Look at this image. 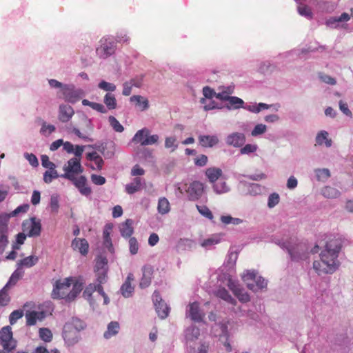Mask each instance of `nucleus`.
<instances>
[{
  "label": "nucleus",
  "instance_id": "f257e3e1",
  "mask_svg": "<svg viewBox=\"0 0 353 353\" xmlns=\"http://www.w3.org/2000/svg\"><path fill=\"white\" fill-rule=\"evenodd\" d=\"M342 247L340 239H333L326 243L325 248L320 254V260L314 261L313 268L319 274H332L339 265L337 259Z\"/></svg>",
  "mask_w": 353,
  "mask_h": 353
},
{
  "label": "nucleus",
  "instance_id": "f03ea898",
  "mask_svg": "<svg viewBox=\"0 0 353 353\" xmlns=\"http://www.w3.org/2000/svg\"><path fill=\"white\" fill-rule=\"evenodd\" d=\"M85 327L86 324L78 318H72L66 322L62 333L65 343L69 346L76 344L80 339V332L83 330Z\"/></svg>",
  "mask_w": 353,
  "mask_h": 353
},
{
  "label": "nucleus",
  "instance_id": "7ed1b4c3",
  "mask_svg": "<svg viewBox=\"0 0 353 353\" xmlns=\"http://www.w3.org/2000/svg\"><path fill=\"white\" fill-rule=\"evenodd\" d=\"M72 281L71 278H65L63 281H57L52 292V298L64 299L68 301L69 291Z\"/></svg>",
  "mask_w": 353,
  "mask_h": 353
},
{
  "label": "nucleus",
  "instance_id": "20e7f679",
  "mask_svg": "<svg viewBox=\"0 0 353 353\" xmlns=\"http://www.w3.org/2000/svg\"><path fill=\"white\" fill-rule=\"evenodd\" d=\"M22 230L29 237H37L41 232V220L36 217L26 219L22 223Z\"/></svg>",
  "mask_w": 353,
  "mask_h": 353
},
{
  "label": "nucleus",
  "instance_id": "39448f33",
  "mask_svg": "<svg viewBox=\"0 0 353 353\" xmlns=\"http://www.w3.org/2000/svg\"><path fill=\"white\" fill-rule=\"evenodd\" d=\"M64 173L61 174V177L67 179H73L75 175L81 174L83 168L81 166L79 159L72 158L69 159L67 163L63 166Z\"/></svg>",
  "mask_w": 353,
  "mask_h": 353
},
{
  "label": "nucleus",
  "instance_id": "423d86ee",
  "mask_svg": "<svg viewBox=\"0 0 353 353\" xmlns=\"http://www.w3.org/2000/svg\"><path fill=\"white\" fill-rule=\"evenodd\" d=\"M0 345L10 352L14 350L17 345V341L13 338V334L10 326L3 327L0 330Z\"/></svg>",
  "mask_w": 353,
  "mask_h": 353
},
{
  "label": "nucleus",
  "instance_id": "0eeeda50",
  "mask_svg": "<svg viewBox=\"0 0 353 353\" xmlns=\"http://www.w3.org/2000/svg\"><path fill=\"white\" fill-rule=\"evenodd\" d=\"M100 46L97 48V54L103 59L113 54L116 50V42L110 38H103L100 41Z\"/></svg>",
  "mask_w": 353,
  "mask_h": 353
},
{
  "label": "nucleus",
  "instance_id": "6e6552de",
  "mask_svg": "<svg viewBox=\"0 0 353 353\" xmlns=\"http://www.w3.org/2000/svg\"><path fill=\"white\" fill-rule=\"evenodd\" d=\"M83 93L81 89H76L74 85H64L61 92V97L65 101L74 103L81 99Z\"/></svg>",
  "mask_w": 353,
  "mask_h": 353
},
{
  "label": "nucleus",
  "instance_id": "1a4fd4ad",
  "mask_svg": "<svg viewBox=\"0 0 353 353\" xmlns=\"http://www.w3.org/2000/svg\"><path fill=\"white\" fill-rule=\"evenodd\" d=\"M186 316L190 317L192 321L199 323L203 320L205 313L200 309L199 303L195 301L188 305Z\"/></svg>",
  "mask_w": 353,
  "mask_h": 353
},
{
  "label": "nucleus",
  "instance_id": "9d476101",
  "mask_svg": "<svg viewBox=\"0 0 353 353\" xmlns=\"http://www.w3.org/2000/svg\"><path fill=\"white\" fill-rule=\"evenodd\" d=\"M203 184L199 181H193L186 190L190 200H198L203 193Z\"/></svg>",
  "mask_w": 353,
  "mask_h": 353
},
{
  "label": "nucleus",
  "instance_id": "9b49d317",
  "mask_svg": "<svg viewBox=\"0 0 353 353\" xmlns=\"http://www.w3.org/2000/svg\"><path fill=\"white\" fill-rule=\"evenodd\" d=\"M69 180L73 183L81 194L88 196L91 194L92 190L87 185V179L85 176L82 175L79 177L74 176L73 179Z\"/></svg>",
  "mask_w": 353,
  "mask_h": 353
},
{
  "label": "nucleus",
  "instance_id": "f8f14e48",
  "mask_svg": "<svg viewBox=\"0 0 353 353\" xmlns=\"http://www.w3.org/2000/svg\"><path fill=\"white\" fill-rule=\"evenodd\" d=\"M71 247L81 255L86 256L89 251V243L85 239L75 238L72 241Z\"/></svg>",
  "mask_w": 353,
  "mask_h": 353
},
{
  "label": "nucleus",
  "instance_id": "ddd939ff",
  "mask_svg": "<svg viewBox=\"0 0 353 353\" xmlns=\"http://www.w3.org/2000/svg\"><path fill=\"white\" fill-rule=\"evenodd\" d=\"M134 281V275L132 273H129L125 282L122 284L120 291L121 294L125 298H128L132 296L134 290V286L132 285V282Z\"/></svg>",
  "mask_w": 353,
  "mask_h": 353
},
{
  "label": "nucleus",
  "instance_id": "4468645a",
  "mask_svg": "<svg viewBox=\"0 0 353 353\" xmlns=\"http://www.w3.org/2000/svg\"><path fill=\"white\" fill-rule=\"evenodd\" d=\"M245 141V137L243 133L234 132L226 138V143L236 148L242 146Z\"/></svg>",
  "mask_w": 353,
  "mask_h": 353
},
{
  "label": "nucleus",
  "instance_id": "2eb2a0df",
  "mask_svg": "<svg viewBox=\"0 0 353 353\" xmlns=\"http://www.w3.org/2000/svg\"><path fill=\"white\" fill-rule=\"evenodd\" d=\"M74 114L73 108L69 105L62 104L59 109V119L61 122H68Z\"/></svg>",
  "mask_w": 353,
  "mask_h": 353
},
{
  "label": "nucleus",
  "instance_id": "dca6fc26",
  "mask_svg": "<svg viewBox=\"0 0 353 353\" xmlns=\"http://www.w3.org/2000/svg\"><path fill=\"white\" fill-rule=\"evenodd\" d=\"M43 312L30 311L26 314V325L28 326L34 325L37 321H42L45 319Z\"/></svg>",
  "mask_w": 353,
  "mask_h": 353
},
{
  "label": "nucleus",
  "instance_id": "f3484780",
  "mask_svg": "<svg viewBox=\"0 0 353 353\" xmlns=\"http://www.w3.org/2000/svg\"><path fill=\"white\" fill-rule=\"evenodd\" d=\"M288 251L292 260L298 261L305 257L304 245L299 244L296 247L288 248Z\"/></svg>",
  "mask_w": 353,
  "mask_h": 353
},
{
  "label": "nucleus",
  "instance_id": "a211bd4d",
  "mask_svg": "<svg viewBox=\"0 0 353 353\" xmlns=\"http://www.w3.org/2000/svg\"><path fill=\"white\" fill-rule=\"evenodd\" d=\"M199 141L203 148H212L218 144L219 140L216 135H200Z\"/></svg>",
  "mask_w": 353,
  "mask_h": 353
},
{
  "label": "nucleus",
  "instance_id": "6ab92c4d",
  "mask_svg": "<svg viewBox=\"0 0 353 353\" xmlns=\"http://www.w3.org/2000/svg\"><path fill=\"white\" fill-rule=\"evenodd\" d=\"M125 192L129 194H132L142 189V179L139 177H135L132 182L125 185Z\"/></svg>",
  "mask_w": 353,
  "mask_h": 353
},
{
  "label": "nucleus",
  "instance_id": "aec40b11",
  "mask_svg": "<svg viewBox=\"0 0 353 353\" xmlns=\"http://www.w3.org/2000/svg\"><path fill=\"white\" fill-rule=\"evenodd\" d=\"M83 121L88 129L87 130L85 131V133H82L78 128H74L72 131L78 137H79L83 140H85V141L90 140L88 138V136L87 135V134L92 132L93 130L91 121L88 119L87 118H84L83 119Z\"/></svg>",
  "mask_w": 353,
  "mask_h": 353
},
{
  "label": "nucleus",
  "instance_id": "412c9836",
  "mask_svg": "<svg viewBox=\"0 0 353 353\" xmlns=\"http://www.w3.org/2000/svg\"><path fill=\"white\" fill-rule=\"evenodd\" d=\"M133 221L131 219H127L125 222L121 224L119 229L121 234L123 237H130L134 232L132 227Z\"/></svg>",
  "mask_w": 353,
  "mask_h": 353
},
{
  "label": "nucleus",
  "instance_id": "4be33fe9",
  "mask_svg": "<svg viewBox=\"0 0 353 353\" xmlns=\"http://www.w3.org/2000/svg\"><path fill=\"white\" fill-rule=\"evenodd\" d=\"M222 174V170L219 168H209L205 170V175L210 183H215Z\"/></svg>",
  "mask_w": 353,
  "mask_h": 353
},
{
  "label": "nucleus",
  "instance_id": "5701e85b",
  "mask_svg": "<svg viewBox=\"0 0 353 353\" xmlns=\"http://www.w3.org/2000/svg\"><path fill=\"white\" fill-rule=\"evenodd\" d=\"M316 143L319 145H325L327 148L332 145V139L328 138V132L325 130L320 131L315 139Z\"/></svg>",
  "mask_w": 353,
  "mask_h": 353
},
{
  "label": "nucleus",
  "instance_id": "b1692460",
  "mask_svg": "<svg viewBox=\"0 0 353 353\" xmlns=\"http://www.w3.org/2000/svg\"><path fill=\"white\" fill-rule=\"evenodd\" d=\"M350 16L349 15V14H347L346 12H343L339 17H332L329 18L326 21V25L331 28H336L337 23L347 21L350 20Z\"/></svg>",
  "mask_w": 353,
  "mask_h": 353
},
{
  "label": "nucleus",
  "instance_id": "393cba45",
  "mask_svg": "<svg viewBox=\"0 0 353 353\" xmlns=\"http://www.w3.org/2000/svg\"><path fill=\"white\" fill-rule=\"evenodd\" d=\"M256 275L257 274L254 271L248 270L242 276L243 281L247 283L248 288L252 291H255L256 289L254 283L251 282H254L256 279Z\"/></svg>",
  "mask_w": 353,
  "mask_h": 353
},
{
  "label": "nucleus",
  "instance_id": "a878e982",
  "mask_svg": "<svg viewBox=\"0 0 353 353\" xmlns=\"http://www.w3.org/2000/svg\"><path fill=\"white\" fill-rule=\"evenodd\" d=\"M130 100L131 102H134L141 111H144L149 108L148 100L141 95H133L130 97Z\"/></svg>",
  "mask_w": 353,
  "mask_h": 353
},
{
  "label": "nucleus",
  "instance_id": "bb28decb",
  "mask_svg": "<svg viewBox=\"0 0 353 353\" xmlns=\"http://www.w3.org/2000/svg\"><path fill=\"white\" fill-rule=\"evenodd\" d=\"M152 269L144 267L143 268V276L141 279L139 285L141 288L148 287L151 283Z\"/></svg>",
  "mask_w": 353,
  "mask_h": 353
},
{
  "label": "nucleus",
  "instance_id": "cd10ccee",
  "mask_svg": "<svg viewBox=\"0 0 353 353\" xmlns=\"http://www.w3.org/2000/svg\"><path fill=\"white\" fill-rule=\"evenodd\" d=\"M39 261V258L38 256H34V255H31V256H27L21 260H20L19 262H18V265H19V268H22V267H25V268H31L32 266H34V265H36L37 263Z\"/></svg>",
  "mask_w": 353,
  "mask_h": 353
},
{
  "label": "nucleus",
  "instance_id": "c85d7f7f",
  "mask_svg": "<svg viewBox=\"0 0 353 353\" xmlns=\"http://www.w3.org/2000/svg\"><path fill=\"white\" fill-rule=\"evenodd\" d=\"M119 327H120L118 322H110L108 325L107 330L104 332L103 336L107 339L111 338L119 332Z\"/></svg>",
  "mask_w": 353,
  "mask_h": 353
},
{
  "label": "nucleus",
  "instance_id": "c756f323",
  "mask_svg": "<svg viewBox=\"0 0 353 353\" xmlns=\"http://www.w3.org/2000/svg\"><path fill=\"white\" fill-rule=\"evenodd\" d=\"M83 283L81 281H76L73 283L72 289L69 291L68 301H73L77 295L82 291Z\"/></svg>",
  "mask_w": 353,
  "mask_h": 353
},
{
  "label": "nucleus",
  "instance_id": "7c9ffc66",
  "mask_svg": "<svg viewBox=\"0 0 353 353\" xmlns=\"http://www.w3.org/2000/svg\"><path fill=\"white\" fill-rule=\"evenodd\" d=\"M157 210L161 214H165L170 212V205L165 197H161L159 199Z\"/></svg>",
  "mask_w": 353,
  "mask_h": 353
},
{
  "label": "nucleus",
  "instance_id": "2f4dec72",
  "mask_svg": "<svg viewBox=\"0 0 353 353\" xmlns=\"http://www.w3.org/2000/svg\"><path fill=\"white\" fill-rule=\"evenodd\" d=\"M321 194L326 198L335 199L339 196L340 192L334 188L325 186L321 190Z\"/></svg>",
  "mask_w": 353,
  "mask_h": 353
},
{
  "label": "nucleus",
  "instance_id": "473e14b6",
  "mask_svg": "<svg viewBox=\"0 0 353 353\" xmlns=\"http://www.w3.org/2000/svg\"><path fill=\"white\" fill-rule=\"evenodd\" d=\"M87 159L90 161H94L97 165V168L99 170H101L102 169L104 161L101 157L99 155L97 152L88 153Z\"/></svg>",
  "mask_w": 353,
  "mask_h": 353
},
{
  "label": "nucleus",
  "instance_id": "72a5a7b5",
  "mask_svg": "<svg viewBox=\"0 0 353 353\" xmlns=\"http://www.w3.org/2000/svg\"><path fill=\"white\" fill-rule=\"evenodd\" d=\"M216 296L219 298H221V299L232 303L233 305L236 304V301L234 299L232 296L229 294L227 290L225 288H219L216 292Z\"/></svg>",
  "mask_w": 353,
  "mask_h": 353
},
{
  "label": "nucleus",
  "instance_id": "f704fd0d",
  "mask_svg": "<svg viewBox=\"0 0 353 353\" xmlns=\"http://www.w3.org/2000/svg\"><path fill=\"white\" fill-rule=\"evenodd\" d=\"M96 284L90 283L87 285L83 292V296L84 299H87L90 304L94 303V301L92 298V294L96 291Z\"/></svg>",
  "mask_w": 353,
  "mask_h": 353
},
{
  "label": "nucleus",
  "instance_id": "c9c22d12",
  "mask_svg": "<svg viewBox=\"0 0 353 353\" xmlns=\"http://www.w3.org/2000/svg\"><path fill=\"white\" fill-rule=\"evenodd\" d=\"M103 102L108 110H114L117 108V100L114 95L112 93L108 92L104 96Z\"/></svg>",
  "mask_w": 353,
  "mask_h": 353
},
{
  "label": "nucleus",
  "instance_id": "e433bc0d",
  "mask_svg": "<svg viewBox=\"0 0 353 353\" xmlns=\"http://www.w3.org/2000/svg\"><path fill=\"white\" fill-rule=\"evenodd\" d=\"M150 133V130L146 128H142L141 130H138L132 138V141L136 143H140L141 145V142L145 140V137Z\"/></svg>",
  "mask_w": 353,
  "mask_h": 353
},
{
  "label": "nucleus",
  "instance_id": "4c0bfd02",
  "mask_svg": "<svg viewBox=\"0 0 353 353\" xmlns=\"http://www.w3.org/2000/svg\"><path fill=\"white\" fill-rule=\"evenodd\" d=\"M108 271V260L106 257L99 256L96 259L95 272Z\"/></svg>",
  "mask_w": 353,
  "mask_h": 353
},
{
  "label": "nucleus",
  "instance_id": "58836bf2",
  "mask_svg": "<svg viewBox=\"0 0 353 353\" xmlns=\"http://www.w3.org/2000/svg\"><path fill=\"white\" fill-rule=\"evenodd\" d=\"M154 306L157 313L161 319H165L168 316L170 309L165 303H160Z\"/></svg>",
  "mask_w": 353,
  "mask_h": 353
},
{
  "label": "nucleus",
  "instance_id": "ea45409f",
  "mask_svg": "<svg viewBox=\"0 0 353 353\" xmlns=\"http://www.w3.org/2000/svg\"><path fill=\"white\" fill-rule=\"evenodd\" d=\"M23 272L19 268L16 270L11 275L8 282L6 283L5 286H7V288H10L11 285H14L17 281L23 276Z\"/></svg>",
  "mask_w": 353,
  "mask_h": 353
},
{
  "label": "nucleus",
  "instance_id": "a19ab883",
  "mask_svg": "<svg viewBox=\"0 0 353 353\" xmlns=\"http://www.w3.org/2000/svg\"><path fill=\"white\" fill-rule=\"evenodd\" d=\"M234 92V88L231 86H228L223 89L221 92H219L216 94V98L221 100V101H227L231 97L230 94H232Z\"/></svg>",
  "mask_w": 353,
  "mask_h": 353
},
{
  "label": "nucleus",
  "instance_id": "79ce46f5",
  "mask_svg": "<svg viewBox=\"0 0 353 353\" xmlns=\"http://www.w3.org/2000/svg\"><path fill=\"white\" fill-rule=\"evenodd\" d=\"M59 176L56 169L46 170L43 174V181L46 183H50L53 179Z\"/></svg>",
  "mask_w": 353,
  "mask_h": 353
},
{
  "label": "nucleus",
  "instance_id": "37998d69",
  "mask_svg": "<svg viewBox=\"0 0 353 353\" xmlns=\"http://www.w3.org/2000/svg\"><path fill=\"white\" fill-rule=\"evenodd\" d=\"M221 241V239L218 235H213L206 239H204L201 245L203 248H209L213 245L217 244Z\"/></svg>",
  "mask_w": 353,
  "mask_h": 353
},
{
  "label": "nucleus",
  "instance_id": "c03bdc74",
  "mask_svg": "<svg viewBox=\"0 0 353 353\" xmlns=\"http://www.w3.org/2000/svg\"><path fill=\"white\" fill-rule=\"evenodd\" d=\"M227 101H228L230 105L227 106L228 109H230L231 108L234 109L239 108L242 107L243 104L244 103L243 101L237 97H231L229 99L227 100Z\"/></svg>",
  "mask_w": 353,
  "mask_h": 353
},
{
  "label": "nucleus",
  "instance_id": "a18cd8bd",
  "mask_svg": "<svg viewBox=\"0 0 353 353\" xmlns=\"http://www.w3.org/2000/svg\"><path fill=\"white\" fill-rule=\"evenodd\" d=\"M200 335V330L195 326H192L186 330V339L193 341L198 339Z\"/></svg>",
  "mask_w": 353,
  "mask_h": 353
},
{
  "label": "nucleus",
  "instance_id": "49530a36",
  "mask_svg": "<svg viewBox=\"0 0 353 353\" xmlns=\"http://www.w3.org/2000/svg\"><path fill=\"white\" fill-rule=\"evenodd\" d=\"M39 334L41 339L45 342H50L52 339V333L48 328H40Z\"/></svg>",
  "mask_w": 353,
  "mask_h": 353
},
{
  "label": "nucleus",
  "instance_id": "de8ad7c7",
  "mask_svg": "<svg viewBox=\"0 0 353 353\" xmlns=\"http://www.w3.org/2000/svg\"><path fill=\"white\" fill-rule=\"evenodd\" d=\"M108 121L114 131L117 132H122L124 130L123 126L114 116H110L108 117Z\"/></svg>",
  "mask_w": 353,
  "mask_h": 353
},
{
  "label": "nucleus",
  "instance_id": "09e8293b",
  "mask_svg": "<svg viewBox=\"0 0 353 353\" xmlns=\"http://www.w3.org/2000/svg\"><path fill=\"white\" fill-rule=\"evenodd\" d=\"M8 288L4 286L1 290H0V305L5 306L8 304L10 301V298L8 294Z\"/></svg>",
  "mask_w": 353,
  "mask_h": 353
},
{
  "label": "nucleus",
  "instance_id": "8fccbe9b",
  "mask_svg": "<svg viewBox=\"0 0 353 353\" xmlns=\"http://www.w3.org/2000/svg\"><path fill=\"white\" fill-rule=\"evenodd\" d=\"M315 172L319 181H325L330 176V170L327 168L317 169Z\"/></svg>",
  "mask_w": 353,
  "mask_h": 353
},
{
  "label": "nucleus",
  "instance_id": "3c124183",
  "mask_svg": "<svg viewBox=\"0 0 353 353\" xmlns=\"http://www.w3.org/2000/svg\"><path fill=\"white\" fill-rule=\"evenodd\" d=\"M214 190L217 194H222L228 192L229 187L225 181L219 182L213 185Z\"/></svg>",
  "mask_w": 353,
  "mask_h": 353
},
{
  "label": "nucleus",
  "instance_id": "603ef678",
  "mask_svg": "<svg viewBox=\"0 0 353 353\" xmlns=\"http://www.w3.org/2000/svg\"><path fill=\"white\" fill-rule=\"evenodd\" d=\"M99 88L106 92H114L116 90V85L114 83L101 81L99 85Z\"/></svg>",
  "mask_w": 353,
  "mask_h": 353
},
{
  "label": "nucleus",
  "instance_id": "864d4df0",
  "mask_svg": "<svg viewBox=\"0 0 353 353\" xmlns=\"http://www.w3.org/2000/svg\"><path fill=\"white\" fill-rule=\"evenodd\" d=\"M196 208L199 213L203 216L212 220L213 219V214L210 209L205 205H196Z\"/></svg>",
  "mask_w": 353,
  "mask_h": 353
},
{
  "label": "nucleus",
  "instance_id": "5fc2aeb1",
  "mask_svg": "<svg viewBox=\"0 0 353 353\" xmlns=\"http://www.w3.org/2000/svg\"><path fill=\"white\" fill-rule=\"evenodd\" d=\"M23 316V312L21 310H17L13 311L9 317V321L11 325L14 324L17 321Z\"/></svg>",
  "mask_w": 353,
  "mask_h": 353
},
{
  "label": "nucleus",
  "instance_id": "6e6d98bb",
  "mask_svg": "<svg viewBox=\"0 0 353 353\" xmlns=\"http://www.w3.org/2000/svg\"><path fill=\"white\" fill-rule=\"evenodd\" d=\"M159 136L157 134L150 135V133L146 136L145 139L141 142V145H152L158 142Z\"/></svg>",
  "mask_w": 353,
  "mask_h": 353
},
{
  "label": "nucleus",
  "instance_id": "4d7b16f0",
  "mask_svg": "<svg viewBox=\"0 0 353 353\" xmlns=\"http://www.w3.org/2000/svg\"><path fill=\"white\" fill-rule=\"evenodd\" d=\"M30 208V205L28 204H23L21 205L18 206L14 210L11 212L10 214L12 217L16 216L20 213H26Z\"/></svg>",
  "mask_w": 353,
  "mask_h": 353
},
{
  "label": "nucleus",
  "instance_id": "13d9d810",
  "mask_svg": "<svg viewBox=\"0 0 353 353\" xmlns=\"http://www.w3.org/2000/svg\"><path fill=\"white\" fill-rule=\"evenodd\" d=\"M11 217L10 213H3L0 214V229L8 230V222Z\"/></svg>",
  "mask_w": 353,
  "mask_h": 353
},
{
  "label": "nucleus",
  "instance_id": "bf43d9fd",
  "mask_svg": "<svg viewBox=\"0 0 353 353\" xmlns=\"http://www.w3.org/2000/svg\"><path fill=\"white\" fill-rule=\"evenodd\" d=\"M280 198L277 193H272L268 197V205L270 208H274L279 202Z\"/></svg>",
  "mask_w": 353,
  "mask_h": 353
},
{
  "label": "nucleus",
  "instance_id": "052dcab7",
  "mask_svg": "<svg viewBox=\"0 0 353 353\" xmlns=\"http://www.w3.org/2000/svg\"><path fill=\"white\" fill-rule=\"evenodd\" d=\"M41 164L44 168H46L48 170L56 169L55 164L49 160V157L47 155L41 156Z\"/></svg>",
  "mask_w": 353,
  "mask_h": 353
},
{
  "label": "nucleus",
  "instance_id": "680f3d73",
  "mask_svg": "<svg viewBox=\"0 0 353 353\" xmlns=\"http://www.w3.org/2000/svg\"><path fill=\"white\" fill-rule=\"evenodd\" d=\"M130 252L132 254H136L139 250V244L135 237L129 239Z\"/></svg>",
  "mask_w": 353,
  "mask_h": 353
},
{
  "label": "nucleus",
  "instance_id": "e2e57ef3",
  "mask_svg": "<svg viewBox=\"0 0 353 353\" xmlns=\"http://www.w3.org/2000/svg\"><path fill=\"white\" fill-rule=\"evenodd\" d=\"M257 150V145L255 144H246L244 147L241 149V153L242 154H249L256 152Z\"/></svg>",
  "mask_w": 353,
  "mask_h": 353
},
{
  "label": "nucleus",
  "instance_id": "0e129e2a",
  "mask_svg": "<svg viewBox=\"0 0 353 353\" xmlns=\"http://www.w3.org/2000/svg\"><path fill=\"white\" fill-rule=\"evenodd\" d=\"M176 138L173 137H166L165 140V147L166 148H173L172 151H174L178 147V145L176 143Z\"/></svg>",
  "mask_w": 353,
  "mask_h": 353
},
{
  "label": "nucleus",
  "instance_id": "69168bd1",
  "mask_svg": "<svg viewBox=\"0 0 353 353\" xmlns=\"http://www.w3.org/2000/svg\"><path fill=\"white\" fill-rule=\"evenodd\" d=\"M97 276V284H104L108 279V271L103 270L102 272H95Z\"/></svg>",
  "mask_w": 353,
  "mask_h": 353
},
{
  "label": "nucleus",
  "instance_id": "338daca9",
  "mask_svg": "<svg viewBox=\"0 0 353 353\" xmlns=\"http://www.w3.org/2000/svg\"><path fill=\"white\" fill-rule=\"evenodd\" d=\"M50 206L52 212H58L59 208V199L57 196H52L50 198Z\"/></svg>",
  "mask_w": 353,
  "mask_h": 353
},
{
  "label": "nucleus",
  "instance_id": "774afa93",
  "mask_svg": "<svg viewBox=\"0 0 353 353\" xmlns=\"http://www.w3.org/2000/svg\"><path fill=\"white\" fill-rule=\"evenodd\" d=\"M25 158L28 161L29 163L33 167H37L39 165V161L37 157L32 153H25Z\"/></svg>",
  "mask_w": 353,
  "mask_h": 353
}]
</instances>
